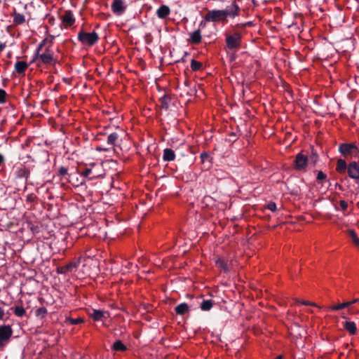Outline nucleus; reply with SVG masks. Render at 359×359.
<instances>
[{
  "label": "nucleus",
  "instance_id": "45",
  "mask_svg": "<svg viewBox=\"0 0 359 359\" xmlns=\"http://www.w3.org/2000/svg\"><path fill=\"white\" fill-rule=\"evenodd\" d=\"M109 149H108V148H104V147H96V150L99 151H109Z\"/></svg>",
  "mask_w": 359,
  "mask_h": 359
},
{
  "label": "nucleus",
  "instance_id": "5",
  "mask_svg": "<svg viewBox=\"0 0 359 359\" xmlns=\"http://www.w3.org/2000/svg\"><path fill=\"white\" fill-rule=\"evenodd\" d=\"M13 331L12 327L9 325H0V348L10 341Z\"/></svg>",
  "mask_w": 359,
  "mask_h": 359
},
{
  "label": "nucleus",
  "instance_id": "58",
  "mask_svg": "<svg viewBox=\"0 0 359 359\" xmlns=\"http://www.w3.org/2000/svg\"><path fill=\"white\" fill-rule=\"evenodd\" d=\"M200 26H205V24L203 23V21L200 23Z\"/></svg>",
  "mask_w": 359,
  "mask_h": 359
},
{
  "label": "nucleus",
  "instance_id": "53",
  "mask_svg": "<svg viewBox=\"0 0 359 359\" xmlns=\"http://www.w3.org/2000/svg\"><path fill=\"white\" fill-rule=\"evenodd\" d=\"M336 187H337L339 188V189H340L341 191L344 190L343 187L341 184H338V183L336 184Z\"/></svg>",
  "mask_w": 359,
  "mask_h": 359
},
{
  "label": "nucleus",
  "instance_id": "34",
  "mask_svg": "<svg viewBox=\"0 0 359 359\" xmlns=\"http://www.w3.org/2000/svg\"><path fill=\"white\" fill-rule=\"evenodd\" d=\"M47 313V309L45 307H40L36 311V316L43 318Z\"/></svg>",
  "mask_w": 359,
  "mask_h": 359
},
{
  "label": "nucleus",
  "instance_id": "2",
  "mask_svg": "<svg viewBox=\"0 0 359 359\" xmlns=\"http://www.w3.org/2000/svg\"><path fill=\"white\" fill-rule=\"evenodd\" d=\"M226 47L231 50H238L241 44V34L236 32L232 34H225Z\"/></svg>",
  "mask_w": 359,
  "mask_h": 359
},
{
  "label": "nucleus",
  "instance_id": "1",
  "mask_svg": "<svg viewBox=\"0 0 359 359\" xmlns=\"http://www.w3.org/2000/svg\"><path fill=\"white\" fill-rule=\"evenodd\" d=\"M78 40L84 46H93L99 40V36L97 32H86L83 29L78 34Z\"/></svg>",
  "mask_w": 359,
  "mask_h": 359
},
{
  "label": "nucleus",
  "instance_id": "22",
  "mask_svg": "<svg viewBox=\"0 0 359 359\" xmlns=\"http://www.w3.org/2000/svg\"><path fill=\"white\" fill-rule=\"evenodd\" d=\"M347 235L351 239V241L355 246L359 248V238L358 237L355 231L353 229H348Z\"/></svg>",
  "mask_w": 359,
  "mask_h": 359
},
{
  "label": "nucleus",
  "instance_id": "12",
  "mask_svg": "<svg viewBox=\"0 0 359 359\" xmlns=\"http://www.w3.org/2000/svg\"><path fill=\"white\" fill-rule=\"evenodd\" d=\"M89 316L95 320H101L102 318L108 317V313L102 310L93 309L92 313H89Z\"/></svg>",
  "mask_w": 359,
  "mask_h": 359
},
{
  "label": "nucleus",
  "instance_id": "35",
  "mask_svg": "<svg viewBox=\"0 0 359 359\" xmlns=\"http://www.w3.org/2000/svg\"><path fill=\"white\" fill-rule=\"evenodd\" d=\"M68 175V169L64 166H61L58 169L57 175L61 178Z\"/></svg>",
  "mask_w": 359,
  "mask_h": 359
},
{
  "label": "nucleus",
  "instance_id": "14",
  "mask_svg": "<svg viewBox=\"0 0 359 359\" xmlns=\"http://www.w3.org/2000/svg\"><path fill=\"white\" fill-rule=\"evenodd\" d=\"M62 22L66 26L70 27L75 22V18L74 14L71 11H66L65 15L62 17Z\"/></svg>",
  "mask_w": 359,
  "mask_h": 359
},
{
  "label": "nucleus",
  "instance_id": "15",
  "mask_svg": "<svg viewBox=\"0 0 359 359\" xmlns=\"http://www.w3.org/2000/svg\"><path fill=\"white\" fill-rule=\"evenodd\" d=\"M344 328L351 334L354 335L356 334L357 327L354 322L345 321L343 323Z\"/></svg>",
  "mask_w": 359,
  "mask_h": 359
},
{
  "label": "nucleus",
  "instance_id": "17",
  "mask_svg": "<svg viewBox=\"0 0 359 359\" xmlns=\"http://www.w3.org/2000/svg\"><path fill=\"white\" fill-rule=\"evenodd\" d=\"M348 165L345 160L339 158L337 160L336 171L339 174H344L347 171Z\"/></svg>",
  "mask_w": 359,
  "mask_h": 359
},
{
  "label": "nucleus",
  "instance_id": "54",
  "mask_svg": "<svg viewBox=\"0 0 359 359\" xmlns=\"http://www.w3.org/2000/svg\"><path fill=\"white\" fill-rule=\"evenodd\" d=\"M46 41H47V39H43V41L39 43V45H42V46L43 47V46H45L46 43Z\"/></svg>",
  "mask_w": 359,
  "mask_h": 359
},
{
  "label": "nucleus",
  "instance_id": "31",
  "mask_svg": "<svg viewBox=\"0 0 359 359\" xmlns=\"http://www.w3.org/2000/svg\"><path fill=\"white\" fill-rule=\"evenodd\" d=\"M350 306V304L347 302H344V303H341V304H339L337 305H334V306H332L330 309L331 311H337V310H340V309H343L344 308H346L348 306Z\"/></svg>",
  "mask_w": 359,
  "mask_h": 359
},
{
  "label": "nucleus",
  "instance_id": "13",
  "mask_svg": "<svg viewBox=\"0 0 359 359\" xmlns=\"http://www.w3.org/2000/svg\"><path fill=\"white\" fill-rule=\"evenodd\" d=\"M170 14V9L166 5H161L156 11V15L160 19H165Z\"/></svg>",
  "mask_w": 359,
  "mask_h": 359
},
{
  "label": "nucleus",
  "instance_id": "32",
  "mask_svg": "<svg viewBox=\"0 0 359 359\" xmlns=\"http://www.w3.org/2000/svg\"><path fill=\"white\" fill-rule=\"evenodd\" d=\"M14 313L18 317H22L25 314V310L22 306H15L13 309Z\"/></svg>",
  "mask_w": 359,
  "mask_h": 359
},
{
  "label": "nucleus",
  "instance_id": "57",
  "mask_svg": "<svg viewBox=\"0 0 359 359\" xmlns=\"http://www.w3.org/2000/svg\"><path fill=\"white\" fill-rule=\"evenodd\" d=\"M275 359H283V356L282 355H278Z\"/></svg>",
  "mask_w": 359,
  "mask_h": 359
},
{
  "label": "nucleus",
  "instance_id": "56",
  "mask_svg": "<svg viewBox=\"0 0 359 359\" xmlns=\"http://www.w3.org/2000/svg\"><path fill=\"white\" fill-rule=\"evenodd\" d=\"M189 55V53H188L187 52H185V53H184V57L182 58V60L183 62H185V58H184V57H185V56H187V55Z\"/></svg>",
  "mask_w": 359,
  "mask_h": 359
},
{
  "label": "nucleus",
  "instance_id": "6",
  "mask_svg": "<svg viewBox=\"0 0 359 359\" xmlns=\"http://www.w3.org/2000/svg\"><path fill=\"white\" fill-rule=\"evenodd\" d=\"M308 162L309 158L307 156L299 153L297 154L294 161V168L297 170H304L306 167Z\"/></svg>",
  "mask_w": 359,
  "mask_h": 359
},
{
  "label": "nucleus",
  "instance_id": "36",
  "mask_svg": "<svg viewBox=\"0 0 359 359\" xmlns=\"http://www.w3.org/2000/svg\"><path fill=\"white\" fill-rule=\"evenodd\" d=\"M316 180L318 182H326L327 175L323 171H318L316 177Z\"/></svg>",
  "mask_w": 359,
  "mask_h": 359
},
{
  "label": "nucleus",
  "instance_id": "10",
  "mask_svg": "<svg viewBox=\"0 0 359 359\" xmlns=\"http://www.w3.org/2000/svg\"><path fill=\"white\" fill-rule=\"evenodd\" d=\"M38 57H39L41 62L46 65H50L54 60L53 53L49 48H46L45 53L40 54Z\"/></svg>",
  "mask_w": 359,
  "mask_h": 359
},
{
  "label": "nucleus",
  "instance_id": "42",
  "mask_svg": "<svg viewBox=\"0 0 359 359\" xmlns=\"http://www.w3.org/2000/svg\"><path fill=\"white\" fill-rule=\"evenodd\" d=\"M36 199V195H34V194H30L27 196L26 201H27V202H29V203H34Z\"/></svg>",
  "mask_w": 359,
  "mask_h": 359
},
{
  "label": "nucleus",
  "instance_id": "48",
  "mask_svg": "<svg viewBox=\"0 0 359 359\" xmlns=\"http://www.w3.org/2000/svg\"><path fill=\"white\" fill-rule=\"evenodd\" d=\"M357 302H359V299H355L353 301L348 302V303L350 304V306Z\"/></svg>",
  "mask_w": 359,
  "mask_h": 359
},
{
  "label": "nucleus",
  "instance_id": "46",
  "mask_svg": "<svg viewBox=\"0 0 359 359\" xmlns=\"http://www.w3.org/2000/svg\"><path fill=\"white\" fill-rule=\"evenodd\" d=\"M234 27L236 28V29H244V28H245V25H244V23L236 24Z\"/></svg>",
  "mask_w": 359,
  "mask_h": 359
},
{
  "label": "nucleus",
  "instance_id": "44",
  "mask_svg": "<svg viewBox=\"0 0 359 359\" xmlns=\"http://www.w3.org/2000/svg\"><path fill=\"white\" fill-rule=\"evenodd\" d=\"M42 48H43L42 45L38 46L36 50V57H38L41 54L40 52L42 50Z\"/></svg>",
  "mask_w": 359,
  "mask_h": 359
},
{
  "label": "nucleus",
  "instance_id": "47",
  "mask_svg": "<svg viewBox=\"0 0 359 359\" xmlns=\"http://www.w3.org/2000/svg\"><path fill=\"white\" fill-rule=\"evenodd\" d=\"M4 316V311L1 307H0V320H2Z\"/></svg>",
  "mask_w": 359,
  "mask_h": 359
},
{
  "label": "nucleus",
  "instance_id": "11",
  "mask_svg": "<svg viewBox=\"0 0 359 359\" xmlns=\"http://www.w3.org/2000/svg\"><path fill=\"white\" fill-rule=\"evenodd\" d=\"M239 10L240 8L236 2H233L230 6H227L224 11H225V13H226V18L228 16L234 18L239 15Z\"/></svg>",
  "mask_w": 359,
  "mask_h": 359
},
{
  "label": "nucleus",
  "instance_id": "20",
  "mask_svg": "<svg viewBox=\"0 0 359 359\" xmlns=\"http://www.w3.org/2000/svg\"><path fill=\"white\" fill-rule=\"evenodd\" d=\"M28 66V64L24 61H18L15 64V69L18 74H24Z\"/></svg>",
  "mask_w": 359,
  "mask_h": 359
},
{
  "label": "nucleus",
  "instance_id": "4",
  "mask_svg": "<svg viewBox=\"0 0 359 359\" xmlns=\"http://www.w3.org/2000/svg\"><path fill=\"white\" fill-rule=\"evenodd\" d=\"M204 19L205 21L214 22L226 21V13H225L224 10L208 11Z\"/></svg>",
  "mask_w": 359,
  "mask_h": 359
},
{
  "label": "nucleus",
  "instance_id": "39",
  "mask_svg": "<svg viewBox=\"0 0 359 359\" xmlns=\"http://www.w3.org/2000/svg\"><path fill=\"white\" fill-rule=\"evenodd\" d=\"M71 325H77L83 322V320L81 318H69V320Z\"/></svg>",
  "mask_w": 359,
  "mask_h": 359
},
{
  "label": "nucleus",
  "instance_id": "40",
  "mask_svg": "<svg viewBox=\"0 0 359 359\" xmlns=\"http://www.w3.org/2000/svg\"><path fill=\"white\" fill-rule=\"evenodd\" d=\"M266 208H267V209H269V210H271L272 212H275L277 210L276 204V203H274L273 201L269 202L268 203Z\"/></svg>",
  "mask_w": 359,
  "mask_h": 359
},
{
  "label": "nucleus",
  "instance_id": "52",
  "mask_svg": "<svg viewBox=\"0 0 359 359\" xmlns=\"http://www.w3.org/2000/svg\"><path fill=\"white\" fill-rule=\"evenodd\" d=\"M301 303L304 305H313V304H311L310 302L306 301L301 302Z\"/></svg>",
  "mask_w": 359,
  "mask_h": 359
},
{
  "label": "nucleus",
  "instance_id": "23",
  "mask_svg": "<svg viewBox=\"0 0 359 359\" xmlns=\"http://www.w3.org/2000/svg\"><path fill=\"white\" fill-rule=\"evenodd\" d=\"M215 265H216L217 267L221 269L224 272H229V269L228 267V264H227L226 262L224 259H222V258H218L215 261Z\"/></svg>",
  "mask_w": 359,
  "mask_h": 359
},
{
  "label": "nucleus",
  "instance_id": "37",
  "mask_svg": "<svg viewBox=\"0 0 359 359\" xmlns=\"http://www.w3.org/2000/svg\"><path fill=\"white\" fill-rule=\"evenodd\" d=\"M201 162L204 163L205 161H210V156L206 152H203L200 155Z\"/></svg>",
  "mask_w": 359,
  "mask_h": 359
},
{
  "label": "nucleus",
  "instance_id": "55",
  "mask_svg": "<svg viewBox=\"0 0 359 359\" xmlns=\"http://www.w3.org/2000/svg\"><path fill=\"white\" fill-rule=\"evenodd\" d=\"M46 41H47V39H43V41L39 43V45H42V46L43 47V46H45L46 43Z\"/></svg>",
  "mask_w": 359,
  "mask_h": 359
},
{
  "label": "nucleus",
  "instance_id": "49",
  "mask_svg": "<svg viewBox=\"0 0 359 359\" xmlns=\"http://www.w3.org/2000/svg\"><path fill=\"white\" fill-rule=\"evenodd\" d=\"M6 44L4 43H0V53L5 48Z\"/></svg>",
  "mask_w": 359,
  "mask_h": 359
},
{
  "label": "nucleus",
  "instance_id": "26",
  "mask_svg": "<svg viewBox=\"0 0 359 359\" xmlns=\"http://www.w3.org/2000/svg\"><path fill=\"white\" fill-rule=\"evenodd\" d=\"M13 23L15 25H22L25 22V16L19 13H16L15 11L13 14Z\"/></svg>",
  "mask_w": 359,
  "mask_h": 359
},
{
  "label": "nucleus",
  "instance_id": "50",
  "mask_svg": "<svg viewBox=\"0 0 359 359\" xmlns=\"http://www.w3.org/2000/svg\"><path fill=\"white\" fill-rule=\"evenodd\" d=\"M244 25H245V27H251L252 25V22H248L244 23Z\"/></svg>",
  "mask_w": 359,
  "mask_h": 359
},
{
  "label": "nucleus",
  "instance_id": "51",
  "mask_svg": "<svg viewBox=\"0 0 359 359\" xmlns=\"http://www.w3.org/2000/svg\"><path fill=\"white\" fill-rule=\"evenodd\" d=\"M37 58H39V57H36V53H35L34 55L33 56V58L30 63H33V62H36Z\"/></svg>",
  "mask_w": 359,
  "mask_h": 359
},
{
  "label": "nucleus",
  "instance_id": "19",
  "mask_svg": "<svg viewBox=\"0 0 359 359\" xmlns=\"http://www.w3.org/2000/svg\"><path fill=\"white\" fill-rule=\"evenodd\" d=\"M202 37L200 29H197L190 34L189 41L193 44H198L201 42Z\"/></svg>",
  "mask_w": 359,
  "mask_h": 359
},
{
  "label": "nucleus",
  "instance_id": "16",
  "mask_svg": "<svg viewBox=\"0 0 359 359\" xmlns=\"http://www.w3.org/2000/svg\"><path fill=\"white\" fill-rule=\"evenodd\" d=\"M189 311V305L184 302L178 304L175 308V311L177 315L183 316Z\"/></svg>",
  "mask_w": 359,
  "mask_h": 359
},
{
  "label": "nucleus",
  "instance_id": "8",
  "mask_svg": "<svg viewBox=\"0 0 359 359\" xmlns=\"http://www.w3.org/2000/svg\"><path fill=\"white\" fill-rule=\"evenodd\" d=\"M347 173L351 179L359 180V165L355 161H352L348 165Z\"/></svg>",
  "mask_w": 359,
  "mask_h": 359
},
{
  "label": "nucleus",
  "instance_id": "9",
  "mask_svg": "<svg viewBox=\"0 0 359 359\" xmlns=\"http://www.w3.org/2000/svg\"><path fill=\"white\" fill-rule=\"evenodd\" d=\"M31 173V170L29 168L25 165H20L17 167L15 170V177L18 179H25L27 182Z\"/></svg>",
  "mask_w": 359,
  "mask_h": 359
},
{
  "label": "nucleus",
  "instance_id": "3",
  "mask_svg": "<svg viewBox=\"0 0 359 359\" xmlns=\"http://www.w3.org/2000/svg\"><path fill=\"white\" fill-rule=\"evenodd\" d=\"M339 151L345 157L356 156L359 154V149L355 143H341L339 145Z\"/></svg>",
  "mask_w": 359,
  "mask_h": 359
},
{
  "label": "nucleus",
  "instance_id": "25",
  "mask_svg": "<svg viewBox=\"0 0 359 359\" xmlns=\"http://www.w3.org/2000/svg\"><path fill=\"white\" fill-rule=\"evenodd\" d=\"M91 174H93V170L91 168H85L81 172V175L88 177V180H92L96 178L100 177L101 175H93L92 176H90Z\"/></svg>",
  "mask_w": 359,
  "mask_h": 359
},
{
  "label": "nucleus",
  "instance_id": "33",
  "mask_svg": "<svg viewBox=\"0 0 359 359\" xmlns=\"http://www.w3.org/2000/svg\"><path fill=\"white\" fill-rule=\"evenodd\" d=\"M318 155L317 152L314 150H312L311 154L309 156V161L313 165H316L317 161H318Z\"/></svg>",
  "mask_w": 359,
  "mask_h": 359
},
{
  "label": "nucleus",
  "instance_id": "27",
  "mask_svg": "<svg viewBox=\"0 0 359 359\" xmlns=\"http://www.w3.org/2000/svg\"><path fill=\"white\" fill-rule=\"evenodd\" d=\"M112 348L116 351H125L127 349V347L121 340H116L114 343Z\"/></svg>",
  "mask_w": 359,
  "mask_h": 359
},
{
  "label": "nucleus",
  "instance_id": "38",
  "mask_svg": "<svg viewBox=\"0 0 359 359\" xmlns=\"http://www.w3.org/2000/svg\"><path fill=\"white\" fill-rule=\"evenodd\" d=\"M6 93L4 90L0 89V104L6 102Z\"/></svg>",
  "mask_w": 359,
  "mask_h": 359
},
{
  "label": "nucleus",
  "instance_id": "18",
  "mask_svg": "<svg viewBox=\"0 0 359 359\" xmlns=\"http://www.w3.org/2000/svg\"><path fill=\"white\" fill-rule=\"evenodd\" d=\"M175 158V151L170 149L166 148L163 150V160L164 161H172Z\"/></svg>",
  "mask_w": 359,
  "mask_h": 359
},
{
  "label": "nucleus",
  "instance_id": "28",
  "mask_svg": "<svg viewBox=\"0 0 359 359\" xmlns=\"http://www.w3.org/2000/svg\"><path fill=\"white\" fill-rule=\"evenodd\" d=\"M159 102L161 103V108L167 110L169 108V103L170 102V97L168 95H164L159 99Z\"/></svg>",
  "mask_w": 359,
  "mask_h": 359
},
{
  "label": "nucleus",
  "instance_id": "7",
  "mask_svg": "<svg viewBox=\"0 0 359 359\" xmlns=\"http://www.w3.org/2000/svg\"><path fill=\"white\" fill-rule=\"evenodd\" d=\"M111 7L116 15H121L126 10V5L123 0H113Z\"/></svg>",
  "mask_w": 359,
  "mask_h": 359
},
{
  "label": "nucleus",
  "instance_id": "21",
  "mask_svg": "<svg viewBox=\"0 0 359 359\" xmlns=\"http://www.w3.org/2000/svg\"><path fill=\"white\" fill-rule=\"evenodd\" d=\"M120 137V135L117 133H112L109 134L107 137V144L111 146V147H114L116 145V142Z\"/></svg>",
  "mask_w": 359,
  "mask_h": 359
},
{
  "label": "nucleus",
  "instance_id": "43",
  "mask_svg": "<svg viewBox=\"0 0 359 359\" xmlns=\"http://www.w3.org/2000/svg\"><path fill=\"white\" fill-rule=\"evenodd\" d=\"M339 205L343 211H346L348 208V203L344 200L339 201Z\"/></svg>",
  "mask_w": 359,
  "mask_h": 359
},
{
  "label": "nucleus",
  "instance_id": "24",
  "mask_svg": "<svg viewBox=\"0 0 359 359\" xmlns=\"http://www.w3.org/2000/svg\"><path fill=\"white\" fill-rule=\"evenodd\" d=\"M214 304V302L212 299L203 300L200 305V308L202 311H210Z\"/></svg>",
  "mask_w": 359,
  "mask_h": 359
},
{
  "label": "nucleus",
  "instance_id": "30",
  "mask_svg": "<svg viewBox=\"0 0 359 359\" xmlns=\"http://www.w3.org/2000/svg\"><path fill=\"white\" fill-rule=\"evenodd\" d=\"M203 64L201 62L196 61V60H191V69L193 72H197L201 70Z\"/></svg>",
  "mask_w": 359,
  "mask_h": 359
},
{
  "label": "nucleus",
  "instance_id": "29",
  "mask_svg": "<svg viewBox=\"0 0 359 359\" xmlns=\"http://www.w3.org/2000/svg\"><path fill=\"white\" fill-rule=\"evenodd\" d=\"M79 265V263L77 262H70L65 266H64L61 269V273H65L67 271H72L74 269H76Z\"/></svg>",
  "mask_w": 359,
  "mask_h": 359
},
{
  "label": "nucleus",
  "instance_id": "41",
  "mask_svg": "<svg viewBox=\"0 0 359 359\" xmlns=\"http://www.w3.org/2000/svg\"><path fill=\"white\" fill-rule=\"evenodd\" d=\"M153 36L151 33L146 34L144 36V41L147 44H151L152 43Z\"/></svg>",
  "mask_w": 359,
  "mask_h": 359
}]
</instances>
